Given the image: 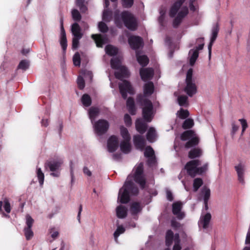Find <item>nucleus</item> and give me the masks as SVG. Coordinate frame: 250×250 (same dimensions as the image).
Instances as JSON below:
<instances>
[{
    "label": "nucleus",
    "instance_id": "6ab92c4d",
    "mask_svg": "<svg viewBox=\"0 0 250 250\" xmlns=\"http://www.w3.org/2000/svg\"><path fill=\"white\" fill-rule=\"evenodd\" d=\"M133 142L136 148L142 151L145 149L146 142L144 137L136 135L133 137Z\"/></svg>",
    "mask_w": 250,
    "mask_h": 250
},
{
    "label": "nucleus",
    "instance_id": "412c9836",
    "mask_svg": "<svg viewBox=\"0 0 250 250\" xmlns=\"http://www.w3.org/2000/svg\"><path fill=\"white\" fill-rule=\"evenodd\" d=\"M117 70L118 71L115 72L114 74L117 79L122 80L123 78L129 77V72L125 66H122Z\"/></svg>",
    "mask_w": 250,
    "mask_h": 250
},
{
    "label": "nucleus",
    "instance_id": "f704fd0d",
    "mask_svg": "<svg viewBox=\"0 0 250 250\" xmlns=\"http://www.w3.org/2000/svg\"><path fill=\"white\" fill-rule=\"evenodd\" d=\"M174 234L171 230H168L167 232L166 235V244L167 247L171 245L173 241Z\"/></svg>",
    "mask_w": 250,
    "mask_h": 250
},
{
    "label": "nucleus",
    "instance_id": "603ef678",
    "mask_svg": "<svg viewBox=\"0 0 250 250\" xmlns=\"http://www.w3.org/2000/svg\"><path fill=\"white\" fill-rule=\"evenodd\" d=\"M73 62L74 65L80 66L81 64L80 55L78 52H76L73 57Z\"/></svg>",
    "mask_w": 250,
    "mask_h": 250
},
{
    "label": "nucleus",
    "instance_id": "de8ad7c7",
    "mask_svg": "<svg viewBox=\"0 0 250 250\" xmlns=\"http://www.w3.org/2000/svg\"><path fill=\"white\" fill-rule=\"evenodd\" d=\"M177 114L180 118L185 119L189 116V113L188 110L181 108L180 110L178 111Z\"/></svg>",
    "mask_w": 250,
    "mask_h": 250
},
{
    "label": "nucleus",
    "instance_id": "bf43d9fd",
    "mask_svg": "<svg viewBox=\"0 0 250 250\" xmlns=\"http://www.w3.org/2000/svg\"><path fill=\"white\" fill-rule=\"evenodd\" d=\"M111 12L108 10H104L103 13V19L106 21H109L111 16Z\"/></svg>",
    "mask_w": 250,
    "mask_h": 250
},
{
    "label": "nucleus",
    "instance_id": "39448f33",
    "mask_svg": "<svg viewBox=\"0 0 250 250\" xmlns=\"http://www.w3.org/2000/svg\"><path fill=\"white\" fill-rule=\"evenodd\" d=\"M201 165L199 160H193L188 162L185 167L188 174L192 177H194L197 174H201L208 170V164H204L202 167H198Z\"/></svg>",
    "mask_w": 250,
    "mask_h": 250
},
{
    "label": "nucleus",
    "instance_id": "a18cd8bd",
    "mask_svg": "<svg viewBox=\"0 0 250 250\" xmlns=\"http://www.w3.org/2000/svg\"><path fill=\"white\" fill-rule=\"evenodd\" d=\"M154 132L155 129L151 127L149 129L146 134V139L150 142H153L154 141Z\"/></svg>",
    "mask_w": 250,
    "mask_h": 250
},
{
    "label": "nucleus",
    "instance_id": "3c124183",
    "mask_svg": "<svg viewBox=\"0 0 250 250\" xmlns=\"http://www.w3.org/2000/svg\"><path fill=\"white\" fill-rule=\"evenodd\" d=\"M29 66V62L26 60H22L19 63L18 68L25 70L28 68Z\"/></svg>",
    "mask_w": 250,
    "mask_h": 250
},
{
    "label": "nucleus",
    "instance_id": "f03ea898",
    "mask_svg": "<svg viewBox=\"0 0 250 250\" xmlns=\"http://www.w3.org/2000/svg\"><path fill=\"white\" fill-rule=\"evenodd\" d=\"M114 18L115 23L119 27L122 26V21L125 27L130 30L134 31L137 28L136 19L133 15L128 11H124L120 15L119 11L116 10L114 12Z\"/></svg>",
    "mask_w": 250,
    "mask_h": 250
},
{
    "label": "nucleus",
    "instance_id": "4468645a",
    "mask_svg": "<svg viewBox=\"0 0 250 250\" xmlns=\"http://www.w3.org/2000/svg\"><path fill=\"white\" fill-rule=\"evenodd\" d=\"M60 27H61V38H60V44L62 46V49L64 53L65 52L67 46V42L66 39V33L63 27V17L61 16L60 20Z\"/></svg>",
    "mask_w": 250,
    "mask_h": 250
},
{
    "label": "nucleus",
    "instance_id": "aec40b11",
    "mask_svg": "<svg viewBox=\"0 0 250 250\" xmlns=\"http://www.w3.org/2000/svg\"><path fill=\"white\" fill-rule=\"evenodd\" d=\"M140 74L141 79L144 81H146L150 80L154 74L153 70L150 68H141L140 70Z\"/></svg>",
    "mask_w": 250,
    "mask_h": 250
},
{
    "label": "nucleus",
    "instance_id": "6e6d98bb",
    "mask_svg": "<svg viewBox=\"0 0 250 250\" xmlns=\"http://www.w3.org/2000/svg\"><path fill=\"white\" fill-rule=\"evenodd\" d=\"M77 84H78V88L80 90L83 89L85 86L84 80L83 78L81 76H79L78 77Z\"/></svg>",
    "mask_w": 250,
    "mask_h": 250
},
{
    "label": "nucleus",
    "instance_id": "a878e982",
    "mask_svg": "<svg viewBox=\"0 0 250 250\" xmlns=\"http://www.w3.org/2000/svg\"><path fill=\"white\" fill-rule=\"evenodd\" d=\"M127 209L125 206L120 205L116 208V215L119 218H124L127 216Z\"/></svg>",
    "mask_w": 250,
    "mask_h": 250
},
{
    "label": "nucleus",
    "instance_id": "dca6fc26",
    "mask_svg": "<svg viewBox=\"0 0 250 250\" xmlns=\"http://www.w3.org/2000/svg\"><path fill=\"white\" fill-rule=\"evenodd\" d=\"M119 141L115 135L111 136L107 140V147L109 152H115L118 148Z\"/></svg>",
    "mask_w": 250,
    "mask_h": 250
},
{
    "label": "nucleus",
    "instance_id": "f3484780",
    "mask_svg": "<svg viewBox=\"0 0 250 250\" xmlns=\"http://www.w3.org/2000/svg\"><path fill=\"white\" fill-rule=\"evenodd\" d=\"M128 43L132 49H139L143 44V39L139 36H132L128 38Z\"/></svg>",
    "mask_w": 250,
    "mask_h": 250
},
{
    "label": "nucleus",
    "instance_id": "a211bd4d",
    "mask_svg": "<svg viewBox=\"0 0 250 250\" xmlns=\"http://www.w3.org/2000/svg\"><path fill=\"white\" fill-rule=\"evenodd\" d=\"M143 119H137L135 122V127L137 131L140 134H144L147 128V123L149 122L146 121L144 117Z\"/></svg>",
    "mask_w": 250,
    "mask_h": 250
},
{
    "label": "nucleus",
    "instance_id": "a19ab883",
    "mask_svg": "<svg viewBox=\"0 0 250 250\" xmlns=\"http://www.w3.org/2000/svg\"><path fill=\"white\" fill-rule=\"evenodd\" d=\"M125 230V228H124L122 226H119L117 227L116 230L113 234L114 239L116 242H117L118 237L119 236V235L124 233Z\"/></svg>",
    "mask_w": 250,
    "mask_h": 250
},
{
    "label": "nucleus",
    "instance_id": "1a4fd4ad",
    "mask_svg": "<svg viewBox=\"0 0 250 250\" xmlns=\"http://www.w3.org/2000/svg\"><path fill=\"white\" fill-rule=\"evenodd\" d=\"M109 122L104 119H100L94 125L95 133L98 135L105 134L109 129Z\"/></svg>",
    "mask_w": 250,
    "mask_h": 250
},
{
    "label": "nucleus",
    "instance_id": "864d4df0",
    "mask_svg": "<svg viewBox=\"0 0 250 250\" xmlns=\"http://www.w3.org/2000/svg\"><path fill=\"white\" fill-rule=\"evenodd\" d=\"M219 30V28L218 24L216 23V25L212 28V37L211 38V39H212V40L215 41V40L217 37Z\"/></svg>",
    "mask_w": 250,
    "mask_h": 250
},
{
    "label": "nucleus",
    "instance_id": "0eeeda50",
    "mask_svg": "<svg viewBox=\"0 0 250 250\" xmlns=\"http://www.w3.org/2000/svg\"><path fill=\"white\" fill-rule=\"evenodd\" d=\"M63 164V161L61 159H52L47 161L44 164L45 168H49L53 172L50 175L53 177H58L60 175V168Z\"/></svg>",
    "mask_w": 250,
    "mask_h": 250
},
{
    "label": "nucleus",
    "instance_id": "e2e57ef3",
    "mask_svg": "<svg viewBox=\"0 0 250 250\" xmlns=\"http://www.w3.org/2000/svg\"><path fill=\"white\" fill-rule=\"evenodd\" d=\"M146 161L147 165L148 167H151L156 162L155 156L151 157H148Z\"/></svg>",
    "mask_w": 250,
    "mask_h": 250
},
{
    "label": "nucleus",
    "instance_id": "f257e3e1",
    "mask_svg": "<svg viewBox=\"0 0 250 250\" xmlns=\"http://www.w3.org/2000/svg\"><path fill=\"white\" fill-rule=\"evenodd\" d=\"M154 91V84L149 82L145 84L144 94H139L136 97L138 104L142 106L143 117L147 121L151 122L152 119L153 105L151 101L146 97L150 96Z\"/></svg>",
    "mask_w": 250,
    "mask_h": 250
},
{
    "label": "nucleus",
    "instance_id": "c03bdc74",
    "mask_svg": "<svg viewBox=\"0 0 250 250\" xmlns=\"http://www.w3.org/2000/svg\"><path fill=\"white\" fill-rule=\"evenodd\" d=\"M203 182L201 178H196L193 181V190L196 192L199 188L203 185Z\"/></svg>",
    "mask_w": 250,
    "mask_h": 250
},
{
    "label": "nucleus",
    "instance_id": "49530a36",
    "mask_svg": "<svg viewBox=\"0 0 250 250\" xmlns=\"http://www.w3.org/2000/svg\"><path fill=\"white\" fill-rule=\"evenodd\" d=\"M37 176L40 185L42 186L44 182V175L43 173L42 172L41 168L40 167L37 168Z\"/></svg>",
    "mask_w": 250,
    "mask_h": 250
},
{
    "label": "nucleus",
    "instance_id": "72a5a7b5",
    "mask_svg": "<svg viewBox=\"0 0 250 250\" xmlns=\"http://www.w3.org/2000/svg\"><path fill=\"white\" fill-rule=\"evenodd\" d=\"M106 53L109 56H112L117 54L118 49L112 45L108 44L106 46L105 48Z\"/></svg>",
    "mask_w": 250,
    "mask_h": 250
},
{
    "label": "nucleus",
    "instance_id": "2eb2a0df",
    "mask_svg": "<svg viewBox=\"0 0 250 250\" xmlns=\"http://www.w3.org/2000/svg\"><path fill=\"white\" fill-rule=\"evenodd\" d=\"M182 207L183 203L180 201L174 202L172 206V213L179 220L183 219L185 216V213L182 211Z\"/></svg>",
    "mask_w": 250,
    "mask_h": 250
},
{
    "label": "nucleus",
    "instance_id": "b1692460",
    "mask_svg": "<svg viewBox=\"0 0 250 250\" xmlns=\"http://www.w3.org/2000/svg\"><path fill=\"white\" fill-rule=\"evenodd\" d=\"M126 106L128 112L132 115L136 113V108L135 105L134 101L133 98L129 97L126 101Z\"/></svg>",
    "mask_w": 250,
    "mask_h": 250
},
{
    "label": "nucleus",
    "instance_id": "c85d7f7f",
    "mask_svg": "<svg viewBox=\"0 0 250 250\" xmlns=\"http://www.w3.org/2000/svg\"><path fill=\"white\" fill-rule=\"evenodd\" d=\"M71 32L74 37L82 38L83 34L81 33V28L78 23L75 22L71 25Z\"/></svg>",
    "mask_w": 250,
    "mask_h": 250
},
{
    "label": "nucleus",
    "instance_id": "9d476101",
    "mask_svg": "<svg viewBox=\"0 0 250 250\" xmlns=\"http://www.w3.org/2000/svg\"><path fill=\"white\" fill-rule=\"evenodd\" d=\"M119 88L120 92L121 93L122 97L125 99L127 98V93L130 94H133L134 91L131 83L128 81L124 80L123 83H119Z\"/></svg>",
    "mask_w": 250,
    "mask_h": 250
},
{
    "label": "nucleus",
    "instance_id": "09e8293b",
    "mask_svg": "<svg viewBox=\"0 0 250 250\" xmlns=\"http://www.w3.org/2000/svg\"><path fill=\"white\" fill-rule=\"evenodd\" d=\"M111 66L112 68L115 69H119L122 65L119 59L115 58L111 60Z\"/></svg>",
    "mask_w": 250,
    "mask_h": 250
},
{
    "label": "nucleus",
    "instance_id": "8fccbe9b",
    "mask_svg": "<svg viewBox=\"0 0 250 250\" xmlns=\"http://www.w3.org/2000/svg\"><path fill=\"white\" fill-rule=\"evenodd\" d=\"M73 19L76 21H79L81 20L82 16L77 9H73L71 12Z\"/></svg>",
    "mask_w": 250,
    "mask_h": 250
},
{
    "label": "nucleus",
    "instance_id": "680f3d73",
    "mask_svg": "<svg viewBox=\"0 0 250 250\" xmlns=\"http://www.w3.org/2000/svg\"><path fill=\"white\" fill-rule=\"evenodd\" d=\"M124 121L125 125L127 126H129L132 124V120L131 117L128 114H125L124 116Z\"/></svg>",
    "mask_w": 250,
    "mask_h": 250
},
{
    "label": "nucleus",
    "instance_id": "5701e85b",
    "mask_svg": "<svg viewBox=\"0 0 250 250\" xmlns=\"http://www.w3.org/2000/svg\"><path fill=\"white\" fill-rule=\"evenodd\" d=\"M211 218V215L210 213H207L203 217H201L199 222V225H202V227L204 229L208 228L209 223Z\"/></svg>",
    "mask_w": 250,
    "mask_h": 250
},
{
    "label": "nucleus",
    "instance_id": "473e14b6",
    "mask_svg": "<svg viewBox=\"0 0 250 250\" xmlns=\"http://www.w3.org/2000/svg\"><path fill=\"white\" fill-rule=\"evenodd\" d=\"M177 102L181 106L187 107L188 105V97L186 95H180L178 97Z\"/></svg>",
    "mask_w": 250,
    "mask_h": 250
},
{
    "label": "nucleus",
    "instance_id": "4c0bfd02",
    "mask_svg": "<svg viewBox=\"0 0 250 250\" xmlns=\"http://www.w3.org/2000/svg\"><path fill=\"white\" fill-rule=\"evenodd\" d=\"M121 135L124 140L130 141L131 137L126 128L121 126L120 128Z\"/></svg>",
    "mask_w": 250,
    "mask_h": 250
},
{
    "label": "nucleus",
    "instance_id": "6e6552de",
    "mask_svg": "<svg viewBox=\"0 0 250 250\" xmlns=\"http://www.w3.org/2000/svg\"><path fill=\"white\" fill-rule=\"evenodd\" d=\"M195 133L192 130H188L184 131L181 135V139L182 141H186L188 139L191 138L185 144V147L187 148H190L197 145L199 143L198 138L194 137Z\"/></svg>",
    "mask_w": 250,
    "mask_h": 250
},
{
    "label": "nucleus",
    "instance_id": "bb28decb",
    "mask_svg": "<svg viewBox=\"0 0 250 250\" xmlns=\"http://www.w3.org/2000/svg\"><path fill=\"white\" fill-rule=\"evenodd\" d=\"M121 150L124 153H128L131 150L130 141L123 140L120 144Z\"/></svg>",
    "mask_w": 250,
    "mask_h": 250
},
{
    "label": "nucleus",
    "instance_id": "ddd939ff",
    "mask_svg": "<svg viewBox=\"0 0 250 250\" xmlns=\"http://www.w3.org/2000/svg\"><path fill=\"white\" fill-rule=\"evenodd\" d=\"M188 9L187 6H184L178 13L173 21V26L177 28L182 22L183 19L188 14Z\"/></svg>",
    "mask_w": 250,
    "mask_h": 250
},
{
    "label": "nucleus",
    "instance_id": "37998d69",
    "mask_svg": "<svg viewBox=\"0 0 250 250\" xmlns=\"http://www.w3.org/2000/svg\"><path fill=\"white\" fill-rule=\"evenodd\" d=\"M194 125V122L192 119L188 118L186 119L182 125V127L185 129H188L191 128Z\"/></svg>",
    "mask_w": 250,
    "mask_h": 250
},
{
    "label": "nucleus",
    "instance_id": "f8f14e48",
    "mask_svg": "<svg viewBox=\"0 0 250 250\" xmlns=\"http://www.w3.org/2000/svg\"><path fill=\"white\" fill-rule=\"evenodd\" d=\"M204 43L199 44L195 49H190L188 53L189 62L190 66H193L199 56V51L203 49Z\"/></svg>",
    "mask_w": 250,
    "mask_h": 250
},
{
    "label": "nucleus",
    "instance_id": "69168bd1",
    "mask_svg": "<svg viewBox=\"0 0 250 250\" xmlns=\"http://www.w3.org/2000/svg\"><path fill=\"white\" fill-rule=\"evenodd\" d=\"M171 226L176 229H179L181 227V224L176 221L175 218H173L171 221Z\"/></svg>",
    "mask_w": 250,
    "mask_h": 250
},
{
    "label": "nucleus",
    "instance_id": "20e7f679",
    "mask_svg": "<svg viewBox=\"0 0 250 250\" xmlns=\"http://www.w3.org/2000/svg\"><path fill=\"white\" fill-rule=\"evenodd\" d=\"M131 177L134 182L140 186L141 188H145L146 179L144 172L143 162H140L135 165L132 171Z\"/></svg>",
    "mask_w": 250,
    "mask_h": 250
},
{
    "label": "nucleus",
    "instance_id": "13d9d810",
    "mask_svg": "<svg viewBox=\"0 0 250 250\" xmlns=\"http://www.w3.org/2000/svg\"><path fill=\"white\" fill-rule=\"evenodd\" d=\"M82 38L78 37H74L72 39V48L73 50L77 49L79 44V40Z\"/></svg>",
    "mask_w": 250,
    "mask_h": 250
},
{
    "label": "nucleus",
    "instance_id": "7ed1b4c3",
    "mask_svg": "<svg viewBox=\"0 0 250 250\" xmlns=\"http://www.w3.org/2000/svg\"><path fill=\"white\" fill-rule=\"evenodd\" d=\"M138 192V187L132 181H126L119 190L118 199L122 204H126L130 200V195H136Z\"/></svg>",
    "mask_w": 250,
    "mask_h": 250
},
{
    "label": "nucleus",
    "instance_id": "9b49d317",
    "mask_svg": "<svg viewBox=\"0 0 250 250\" xmlns=\"http://www.w3.org/2000/svg\"><path fill=\"white\" fill-rule=\"evenodd\" d=\"M25 218L26 226L24 228L23 230L26 239L29 240L33 237L34 235L33 231L32 230L31 228L34 220L29 214H27Z\"/></svg>",
    "mask_w": 250,
    "mask_h": 250
},
{
    "label": "nucleus",
    "instance_id": "4d7b16f0",
    "mask_svg": "<svg viewBox=\"0 0 250 250\" xmlns=\"http://www.w3.org/2000/svg\"><path fill=\"white\" fill-rule=\"evenodd\" d=\"M133 3L134 0H122V6L125 8H130Z\"/></svg>",
    "mask_w": 250,
    "mask_h": 250
},
{
    "label": "nucleus",
    "instance_id": "393cba45",
    "mask_svg": "<svg viewBox=\"0 0 250 250\" xmlns=\"http://www.w3.org/2000/svg\"><path fill=\"white\" fill-rule=\"evenodd\" d=\"M235 168L237 171L238 178L239 181L242 184H244V174L245 171L244 167L241 164H239L235 167Z\"/></svg>",
    "mask_w": 250,
    "mask_h": 250
},
{
    "label": "nucleus",
    "instance_id": "0e129e2a",
    "mask_svg": "<svg viewBox=\"0 0 250 250\" xmlns=\"http://www.w3.org/2000/svg\"><path fill=\"white\" fill-rule=\"evenodd\" d=\"M232 129L231 131V134L232 136H233L236 131L238 130L239 126L236 125L234 122H232L231 123Z\"/></svg>",
    "mask_w": 250,
    "mask_h": 250
},
{
    "label": "nucleus",
    "instance_id": "c756f323",
    "mask_svg": "<svg viewBox=\"0 0 250 250\" xmlns=\"http://www.w3.org/2000/svg\"><path fill=\"white\" fill-rule=\"evenodd\" d=\"M100 110L99 108L96 107H91L88 111L89 118L92 122L99 114Z\"/></svg>",
    "mask_w": 250,
    "mask_h": 250
},
{
    "label": "nucleus",
    "instance_id": "e433bc0d",
    "mask_svg": "<svg viewBox=\"0 0 250 250\" xmlns=\"http://www.w3.org/2000/svg\"><path fill=\"white\" fill-rule=\"evenodd\" d=\"M76 4L82 13H85L87 10L85 0H76Z\"/></svg>",
    "mask_w": 250,
    "mask_h": 250
},
{
    "label": "nucleus",
    "instance_id": "338daca9",
    "mask_svg": "<svg viewBox=\"0 0 250 250\" xmlns=\"http://www.w3.org/2000/svg\"><path fill=\"white\" fill-rule=\"evenodd\" d=\"M166 10L165 8L164 9H162L161 10H160V16L159 19V21L161 24L162 23L163 16L165 15V14L166 13Z\"/></svg>",
    "mask_w": 250,
    "mask_h": 250
},
{
    "label": "nucleus",
    "instance_id": "58836bf2",
    "mask_svg": "<svg viewBox=\"0 0 250 250\" xmlns=\"http://www.w3.org/2000/svg\"><path fill=\"white\" fill-rule=\"evenodd\" d=\"M130 210L132 214H136L141 210L140 205L138 202L132 204L130 207Z\"/></svg>",
    "mask_w": 250,
    "mask_h": 250
},
{
    "label": "nucleus",
    "instance_id": "ea45409f",
    "mask_svg": "<svg viewBox=\"0 0 250 250\" xmlns=\"http://www.w3.org/2000/svg\"><path fill=\"white\" fill-rule=\"evenodd\" d=\"M82 102L84 106L88 107L91 104V99L89 95L84 94L82 97Z\"/></svg>",
    "mask_w": 250,
    "mask_h": 250
},
{
    "label": "nucleus",
    "instance_id": "7c9ffc66",
    "mask_svg": "<svg viewBox=\"0 0 250 250\" xmlns=\"http://www.w3.org/2000/svg\"><path fill=\"white\" fill-rule=\"evenodd\" d=\"M137 60L143 67L146 66L149 62V59L146 55L139 56L137 54Z\"/></svg>",
    "mask_w": 250,
    "mask_h": 250
},
{
    "label": "nucleus",
    "instance_id": "c9c22d12",
    "mask_svg": "<svg viewBox=\"0 0 250 250\" xmlns=\"http://www.w3.org/2000/svg\"><path fill=\"white\" fill-rule=\"evenodd\" d=\"M201 192L203 196L204 202H208L210 196V190L209 188L204 186L202 189Z\"/></svg>",
    "mask_w": 250,
    "mask_h": 250
},
{
    "label": "nucleus",
    "instance_id": "cd10ccee",
    "mask_svg": "<svg viewBox=\"0 0 250 250\" xmlns=\"http://www.w3.org/2000/svg\"><path fill=\"white\" fill-rule=\"evenodd\" d=\"M91 38L94 40L97 46L99 47H102L105 43L104 39L101 34H93Z\"/></svg>",
    "mask_w": 250,
    "mask_h": 250
},
{
    "label": "nucleus",
    "instance_id": "774afa93",
    "mask_svg": "<svg viewBox=\"0 0 250 250\" xmlns=\"http://www.w3.org/2000/svg\"><path fill=\"white\" fill-rule=\"evenodd\" d=\"M50 233L51 237L53 239L56 238L59 235V232L58 231H56L55 229H52L50 230Z\"/></svg>",
    "mask_w": 250,
    "mask_h": 250
},
{
    "label": "nucleus",
    "instance_id": "052dcab7",
    "mask_svg": "<svg viewBox=\"0 0 250 250\" xmlns=\"http://www.w3.org/2000/svg\"><path fill=\"white\" fill-rule=\"evenodd\" d=\"M3 202L4 210L7 213H10L11 211V206L9 201L8 199H5Z\"/></svg>",
    "mask_w": 250,
    "mask_h": 250
},
{
    "label": "nucleus",
    "instance_id": "79ce46f5",
    "mask_svg": "<svg viewBox=\"0 0 250 250\" xmlns=\"http://www.w3.org/2000/svg\"><path fill=\"white\" fill-rule=\"evenodd\" d=\"M144 156L146 158L155 156L154 150L150 146H147L146 147L144 152Z\"/></svg>",
    "mask_w": 250,
    "mask_h": 250
},
{
    "label": "nucleus",
    "instance_id": "5fc2aeb1",
    "mask_svg": "<svg viewBox=\"0 0 250 250\" xmlns=\"http://www.w3.org/2000/svg\"><path fill=\"white\" fill-rule=\"evenodd\" d=\"M98 27L100 31L102 33H106L108 30V27L104 22L101 21L99 23Z\"/></svg>",
    "mask_w": 250,
    "mask_h": 250
},
{
    "label": "nucleus",
    "instance_id": "2f4dec72",
    "mask_svg": "<svg viewBox=\"0 0 250 250\" xmlns=\"http://www.w3.org/2000/svg\"><path fill=\"white\" fill-rule=\"evenodd\" d=\"M202 150L198 148H195L190 150L188 153V157L190 159L199 157L202 155Z\"/></svg>",
    "mask_w": 250,
    "mask_h": 250
},
{
    "label": "nucleus",
    "instance_id": "4be33fe9",
    "mask_svg": "<svg viewBox=\"0 0 250 250\" xmlns=\"http://www.w3.org/2000/svg\"><path fill=\"white\" fill-rule=\"evenodd\" d=\"M186 0H177L171 6L169 12V16L171 17H174L177 13L180 8Z\"/></svg>",
    "mask_w": 250,
    "mask_h": 250
},
{
    "label": "nucleus",
    "instance_id": "423d86ee",
    "mask_svg": "<svg viewBox=\"0 0 250 250\" xmlns=\"http://www.w3.org/2000/svg\"><path fill=\"white\" fill-rule=\"evenodd\" d=\"M193 69L189 68L187 73L186 83V86L184 89V91L189 97H192L197 92V86L192 78Z\"/></svg>",
    "mask_w": 250,
    "mask_h": 250
}]
</instances>
